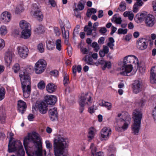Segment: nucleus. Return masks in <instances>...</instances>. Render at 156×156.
I'll return each instance as SVG.
<instances>
[{
	"mask_svg": "<svg viewBox=\"0 0 156 156\" xmlns=\"http://www.w3.org/2000/svg\"><path fill=\"white\" fill-rule=\"evenodd\" d=\"M32 136L28 135L23 140V144L28 156H42V147L40 142L34 141Z\"/></svg>",
	"mask_w": 156,
	"mask_h": 156,
	"instance_id": "obj_1",
	"label": "nucleus"
},
{
	"mask_svg": "<svg viewBox=\"0 0 156 156\" xmlns=\"http://www.w3.org/2000/svg\"><path fill=\"white\" fill-rule=\"evenodd\" d=\"M67 139L60 135L54 138L53 147L55 156H66L65 150L67 146Z\"/></svg>",
	"mask_w": 156,
	"mask_h": 156,
	"instance_id": "obj_2",
	"label": "nucleus"
},
{
	"mask_svg": "<svg viewBox=\"0 0 156 156\" xmlns=\"http://www.w3.org/2000/svg\"><path fill=\"white\" fill-rule=\"evenodd\" d=\"M133 62L139 66V61L136 56L133 55H129L124 57L123 62L122 63V67L120 68V73L122 75L130 76L128 75L133 69L132 65L128 63Z\"/></svg>",
	"mask_w": 156,
	"mask_h": 156,
	"instance_id": "obj_3",
	"label": "nucleus"
},
{
	"mask_svg": "<svg viewBox=\"0 0 156 156\" xmlns=\"http://www.w3.org/2000/svg\"><path fill=\"white\" fill-rule=\"evenodd\" d=\"M19 77L22 84L24 97L28 98L30 95L31 90V78L29 74L26 70L21 71L19 73Z\"/></svg>",
	"mask_w": 156,
	"mask_h": 156,
	"instance_id": "obj_4",
	"label": "nucleus"
},
{
	"mask_svg": "<svg viewBox=\"0 0 156 156\" xmlns=\"http://www.w3.org/2000/svg\"><path fill=\"white\" fill-rule=\"evenodd\" d=\"M130 116L127 112H123L118 115L117 118V124L115 129L119 132H122L126 130L130 123Z\"/></svg>",
	"mask_w": 156,
	"mask_h": 156,
	"instance_id": "obj_5",
	"label": "nucleus"
},
{
	"mask_svg": "<svg viewBox=\"0 0 156 156\" xmlns=\"http://www.w3.org/2000/svg\"><path fill=\"white\" fill-rule=\"evenodd\" d=\"M142 118V114L139 109H135L133 113V118L134 121L132 126V133L137 135L140 129L141 120Z\"/></svg>",
	"mask_w": 156,
	"mask_h": 156,
	"instance_id": "obj_6",
	"label": "nucleus"
},
{
	"mask_svg": "<svg viewBox=\"0 0 156 156\" xmlns=\"http://www.w3.org/2000/svg\"><path fill=\"white\" fill-rule=\"evenodd\" d=\"M138 19L140 21H144L146 26L149 27H153L155 23L154 16L148 14L146 12L141 13L138 17Z\"/></svg>",
	"mask_w": 156,
	"mask_h": 156,
	"instance_id": "obj_7",
	"label": "nucleus"
},
{
	"mask_svg": "<svg viewBox=\"0 0 156 156\" xmlns=\"http://www.w3.org/2000/svg\"><path fill=\"white\" fill-rule=\"evenodd\" d=\"M17 143L20 144V146H16L15 143L11 145L9 142L8 145V151L9 153H12L16 151L18 156H25V151L23 149L22 144L20 141H18Z\"/></svg>",
	"mask_w": 156,
	"mask_h": 156,
	"instance_id": "obj_8",
	"label": "nucleus"
},
{
	"mask_svg": "<svg viewBox=\"0 0 156 156\" xmlns=\"http://www.w3.org/2000/svg\"><path fill=\"white\" fill-rule=\"evenodd\" d=\"M47 66V63L44 59L39 60L35 64L34 70L36 73L40 74L45 70Z\"/></svg>",
	"mask_w": 156,
	"mask_h": 156,
	"instance_id": "obj_9",
	"label": "nucleus"
},
{
	"mask_svg": "<svg viewBox=\"0 0 156 156\" xmlns=\"http://www.w3.org/2000/svg\"><path fill=\"white\" fill-rule=\"evenodd\" d=\"M18 53L20 56L22 58H25L28 56L29 50L25 46H19L17 48Z\"/></svg>",
	"mask_w": 156,
	"mask_h": 156,
	"instance_id": "obj_10",
	"label": "nucleus"
},
{
	"mask_svg": "<svg viewBox=\"0 0 156 156\" xmlns=\"http://www.w3.org/2000/svg\"><path fill=\"white\" fill-rule=\"evenodd\" d=\"M36 107L40 113L42 114L46 113L48 110V105L44 101H39L36 104Z\"/></svg>",
	"mask_w": 156,
	"mask_h": 156,
	"instance_id": "obj_11",
	"label": "nucleus"
},
{
	"mask_svg": "<svg viewBox=\"0 0 156 156\" xmlns=\"http://www.w3.org/2000/svg\"><path fill=\"white\" fill-rule=\"evenodd\" d=\"M148 43L144 38H140L138 39L136 43V46L138 49L144 50L147 47Z\"/></svg>",
	"mask_w": 156,
	"mask_h": 156,
	"instance_id": "obj_12",
	"label": "nucleus"
},
{
	"mask_svg": "<svg viewBox=\"0 0 156 156\" xmlns=\"http://www.w3.org/2000/svg\"><path fill=\"white\" fill-rule=\"evenodd\" d=\"M44 99V101L48 105H54L57 100L56 97L53 95H47L45 96Z\"/></svg>",
	"mask_w": 156,
	"mask_h": 156,
	"instance_id": "obj_13",
	"label": "nucleus"
},
{
	"mask_svg": "<svg viewBox=\"0 0 156 156\" xmlns=\"http://www.w3.org/2000/svg\"><path fill=\"white\" fill-rule=\"evenodd\" d=\"M48 114L51 121H54L58 119V113L56 107H51V108L49 110Z\"/></svg>",
	"mask_w": 156,
	"mask_h": 156,
	"instance_id": "obj_14",
	"label": "nucleus"
},
{
	"mask_svg": "<svg viewBox=\"0 0 156 156\" xmlns=\"http://www.w3.org/2000/svg\"><path fill=\"white\" fill-rule=\"evenodd\" d=\"M133 92L137 94L144 89V87L141 82L136 81L133 85Z\"/></svg>",
	"mask_w": 156,
	"mask_h": 156,
	"instance_id": "obj_15",
	"label": "nucleus"
},
{
	"mask_svg": "<svg viewBox=\"0 0 156 156\" xmlns=\"http://www.w3.org/2000/svg\"><path fill=\"white\" fill-rule=\"evenodd\" d=\"M11 14L7 11L2 13L0 16V20L3 23H6L9 22L11 19Z\"/></svg>",
	"mask_w": 156,
	"mask_h": 156,
	"instance_id": "obj_16",
	"label": "nucleus"
},
{
	"mask_svg": "<svg viewBox=\"0 0 156 156\" xmlns=\"http://www.w3.org/2000/svg\"><path fill=\"white\" fill-rule=\"evenodd\" d=\"M26 103L22 100L19 101L18 103V110L19 112L23 114L26 111Z\"/></svg>",
	"mask_w": 156,
	"mask_h": 156,
	"instance_id": "obj_17",
	"label": "nucleus"
},
{
	"mask_svg": "<svg viewBox=\"0 0 156 156\" xmlns=\"http://www.w3.org/2000/svg\"><path fill=\"white\" fill-rule=\"evenodd\" d=\"M88 93H87L86 94L85 96H82L80 98V100L79 101V105H80V113H82L84 110V106H85V102L87 99L86 96L87 95Z\"/></svg>",
	"mask_w": 156,
	"mask_h": 156,
	"instance_id": "obj_18",
	"label": "nucleus"
},
{
	"mask_svg": "<svg viewBox=\"0 0 156 156\" xmlns=\"http://www.w3.org/2000/svg\"><path fill=\"white\" fill-rule=\"evenodd\" d=\"M14 53L12 51H8L6 52L5 60V62L8 64L11 63L12 58L14 56Z\"/></svg>",
	"mask_w": 156,
	"mask_h": 156,
	"instance_id": "obj_19",
	"label": "nucleus"
},
{
	"mask_svg": "<svg viewBox=\"0 0 156 156\" xmlns=\"http://www.w3.org/2000/svg\"><path fill=\"white\" fill-rule=\"evenodd\" d=\"M150 80L152 83H156V66H153L151 69Z\"/></svg>",
	"mask_w": 156,
	"mask_h": 156,
	"instance_id": "obj_20",
	"label": "nucleus"
},
{
	"mask_svg": "<svg viewBox=\"0 0 156 156\" xmlns=\"http://www.w3.org/2000/svg\"><path fill=\"white\" fill-rule=\"evenodd\" d=\"M6 119V113L2 107H0V123H5Z\"/></svg>",
	"mask_w": 156,
	"mask_h": 156,
	"instance_id": "obj_21",
	"label": "nucleus"
},
{
	"mask_svg": "<svg viewBox=\"0 0 156 156\" xmlns=\"http://www.w3.org/2000/svg\"><path fill=\"white\" fill-rule=\"evenodd\" d=\"M31 33V28L23 30L21 32V37L27 39L30 36Z\"/></svg>",
	"mask_w": 156,
	"mask_h": 156,
	"instance_id": "obj_22",
	"label": "nucleus"
},
{
	"mask_svg": "<svg viewBox=\"0 0 156 156\" xmlns=\"http://www.w3.org/2000/svg\"><path fill=\"white\" fill-rule=\"evenodd\" d=\"M19 25L20 27L22 30L31 28L30 23L24 20H22L20 21Z\"/></svg>",
	"mask_w": 156,
	"mask_h": 156,
	"instance_id": "obj_23",
	"label": "nucleus"
},
{
	"mask_svg": "<svg viewBox=\"0 0 156 156\" xmlns=\"http://www.w3.org/2000/svg\"><path fill=\"white\" fill-rule=\"evenodd\" d=\"M100 139L101 140H106L107 138V127L103 128L100 132Z\"/></svg>",
	"mask_w": 156,
	"mask_h": 156,
	"instance_id": "obj_24",
	"label": "nucleus"
},
{
	"mask_svg": "<svg viewBox=\"0 0 156 156\" xmlns=\"http://www.w3.org/2000/svg\"><path fill=\"white\" fill-rule=\"evenodd\" d=\"M57 88L56 86L52 83H48L46 86V89L48 92L51 93L55 91Z\"/></svg>",
	"mask_w": 156,
	"mask_h": 156,
	"instance_id": "obj_25",
	"label": "nucleus"
},
{
	"mask_svg": "<svg viewBox=\"0 0 156 156\" xmlns=\"http://www.w3.org/2000/svg\"><path fill=\"white\" fill-rule=\"evenodd\" d=\"M34 16L39 21H42L43 18V16L42 12L40 10H37L34 12Z\"/></svg>",
	"mask_w": 156,
	"mask_h": 156,
	"instance_id": "obj_26",
	"label": "nucleus"
},
{
	"mask_svg": "<svg viewBox=\"0 0 156 156\" xmlns=\"http://www.w3.org/2000/svg\"><path fill=\"white\" fill-rule=\"evenodd\" d=\"M94 128L92 127H90L89 129L88 134L87 135L88 140L89 142H90L94 137Z\"/></svg>",
	"mask_w": 156,
	"mask_h": 156,
	"instance_id": "obj_27",
	"label": "nucleus"
},
{
	"mask_svg": "<svg viewBox=\"0 0 156 156\" xmlns=\"http://www.w3.org/2000/svg\"><path fill=\"white\" fill-rule=\"evenodd\" d=\"M82 60L86 62V63L88 65H92L93 64V61L92 58L86 55L83 58Z\"/></svg>",
	"mask_w": 156,
	"mask_h": 156,
	"instance_id": "obj_28",
	"label": "nucleus"
},
{
	"mask_svg": "<svg viewBox=\"0 0 156 156\" xmlns=\"http://www.w3.org/2000/svg\"><path fill=\"white\" fill-rule=\"evenodd\" d=\"M34 31L36 33L40 34L44 33L45 30L44 27L41 25H39L37 27L35 28Z\"/></svg>",
	"mask_w": 156,
	"mask_h": 156,
	"instance_id": "obj_29",
	"label": "nucleus"
},
{
	"mask_svg": "<svg viewBox=\"0 0 156 156\" xmlns=\"http://www.w3.org/2000/svg\"><path fill=\"white\" fill-rule=\"evenodd\" d=\"M85 3L83 0H80L78 3L77 5L78 8H76L74 9L75 11H77L78 9L80 10H83L84 8Z\"/></svg>",
	"mask_w": 156,
	"mask_h": 156,
	"instance_id": "obj_30",
	"label": "nucleus"
},
{
	"mask_svg": "<svg viewBox=\"0 0 156 156\" xmlns=\"http://www.w3.org/2000/svg\"><path fill=\"white\" fill-rule=\"evenodd\" d=\"M7 30L6 27L4 25L0 27V34L1 36H4L6 34Z\"/></svg>",
	"mask_w": 156,
	"mask_h": 156,
	"instance_id": "obj_31",
	"label": "nucleus"
},
{
	"mask_svg": "<svg viewBox=\"0 0 156 156\" xmlns=\"http://www.w3.org/2000/svg\"><path fill=\"white\" fill-rule=\"evenodd\" d=\"M114 42L115 40L113 37H110L109 38L108 42V47H109L112 50H113L114 49L113 47L114 45Z\"/></svg>",
	"mask_w": 156,
	"mask_h": 156,
	"instance_id": "obj_32",
	"label": "nucleus"
},
{
	"mask_svg": "<svg viewBox=\"0 0 156 156\" xmlns=\"http://www.w3.org/2000/svg\"><path fill=\"white\" fill-rule=\"evenodd\" d=\"M112 21H114L116 23L118 24H121L122 22L121 18L120 17H117L116 14H115L114 15L112 18Z\"/></svg>",
	"mask_w": 156,
	"mask_h": 156,
	"instance_id": "obj_33",
	"label": "nucleus"
},
{
	"mask_svg": "<svg viewBox=\"0 0 156 156\" xmlns=\"http://www.w3.org/2000/svg\"><path fill=\"white\" fill-rule=\"evenodd\" d=\"M107 53V46H105L104 47V48L103 50H101L99 52V55L100 57H104L105 54Z\"/></svg>",
	"mask_w": 156,
	"mask_h": 156,
	"instance_id": "obj_34",
	"label": "nucleus"
},
{
	"mask_svg": "<svg viewBox=\"0 0 156 156\" xmlns=\"http://www.w3.org/2000/svg\"><path fill=\"white\" fill-rule=\"evenodd\" d=\"M5 90L3 87H0V101L3 99L5 97Z\"/></svg>",
	"mask_w": 156,
	"mask_h": 156,
	"instance_id": "obj_35",
	"label": "nucleus"
},
{
	"mask_svg": "<svg viewBox=\"0 0 156 156\" xmlns=\"http://www.w3.org/2000/svg\"><path fill=\"white\" fill-rule=\"evenodd\" d=\"M61 28L63 38L69 37V30H66L65 28L64 27H61Z\"/></svg>",
	"mask_w": 156,
	"mask_h": 156,
	"instance_id": "obj_36",
	"label": "nucleus"
},
{
	"mask_svg": "<svg viewBox=\"0 0 156 156\" xmlns=\"http://www.w3.org/2000/svg\"><path fill=\"white\" fill-rule=\"evenodd\" d=\"M9 135L10 136V140H9V144H8V145H9V142H10V144L12 145V144H13V143H15V144H15L16 145V146H20V144L17 143V142L18 141H20V140H17L16 141H14L13 142H12V139L13 138H12V136H13V134L12 133H9Z\"/></svg>",
	"mask_w": 156,
	"mask_h": 156,
	"instance_id": "obj_37",
	"label": "nucleus"
},
{
	"mask_svg": "<svg viewBox=\"0 0 156 156\" xmlns=\"http://www.w3.org/2000/svg\"><path fill=\"white\" fill-rule=\"evenodd\" d=\"M61 41V39H58L56 40L55 44L56 48L59 51H60L62 49Z\"/></svg>",
	"mask_w": 156,
	"mask_h": 156,
	"instance_id": "obj_38",
	"label": "nucleus"
},
{
	"mask_svg": "<svg viewBox=\"0 0 156 156\" xmlns=\"http://www.w3.org/2000/svg\"><path fill=\"white\" fill-rule=\"evenodd\" d=\"M90 148L91 150V153L92 155L93 156H94L96 154V152L97 151V148L95 146L94 143H92L91 144L90 147Z\"/></svg>",
	"mask_w": 156,
	"mask_h": 156,
	"instance_id": "obj_39",
	"label": "nucleus"
},
{
	"mask_svg": "<svg viewBox=\"0 0 156 156\" xmlns=\"http://www.w3.org/2000/svg\"><path fill=\"white\" fill-rule=\"evenodd\" d=\"M51 41H48L46 42V46L47 49L49 50H52L55 48V46L51 44Z\"/></svg>",
	"mask_w": 156,
	"mask_h": 156,
	"instance_id": "obj_40",
	"label": "nucleus"
},
{
	"mask_svg": "<svg viewBox=\"0 0 156 156\" xmlns=\"http://www.w3.org/2000/svg\"><path fill=\"white\" fill-rule=\"evenodd\" d=\"M45 87V83L43 80L40 81L37 84V87L41 90L44 89Z\"/></svg>",
	"mask_w": 156,
	"mask_h": 156,
	"instance_id": "obj_41",
	"label": "nucleus"
},
{
	"mask_svg": "<svg viewBox=\"0 0 156 156\" xmlns=\"http://www.w3.org/2000/svg\"><path fill=\"white\" fill-rule=\"evenodd\" d=\"M126 3L125 2H122L120 3L119 9L121 11H123L126 8Z\"/></svg>",
	"mask_w": 156,
	"mask_h": 156,
	"instance_id": "obj_42",
	"label": "nucleus"
},
{
	"mask_svg": "<svg viewBox=\"0 0 156 156\" xmlns=\"http://www.w3.org/2000/svg\"><path fill=\"white\" fill-rule=\"evenodd\" d=\"M84 30V31L87 32V35H90L91 34L92 30L90 28H89L88 26L86 25L85 26Z\"/></svg>",
	"mask_w": 156,
	"mask_h": 156,
	"instance_id": "obj_43",
	"label": "nucleus"
},
{
	"mask_svg": "<svg viewBox=\"0 0 156 156\" xmlns=\"http://www.w3.org/2000/svg\"><path fill=\"white\" fill-rule=\"evenodd\" d=\"M37 49L40 53H42L44 52V48L43 44L41 43L39 44L37 46Z\"/></svg>",
	"mask_w": 156,
	"mask_h": 156,
	"instance_id": "obj_44",
	"label": "nucleus"
},
{
	"mask_svg": "<svg viewBox=\"0 0 156 156\" xmlns=\"http://www.w3.org/2000/svg\"><path fill=\"white\" fill-rule=\"evenodd\" d=\"M69 83V78L68 75L67 74H66L64 76V80H63V83L65 86H66Z\"/></svg>",
	"mask_w": 156,
	"mask_h": 156,
	"instance_id": "obj_45",
	"label": "nucleus"
},
{
	"mask_svg": "<svg viewBox=\"0 0 156 156\" xmlns=\"http://www.w3.org/2000/svg\"><path fill=\"white\" fill-rule=\"evenodd\" d=\"M20 69V65L18 63L15 64L12 67V69L15 73H17Z\"/></svg>",
	"mask_w": 156,
	"mask_h": 156,
	"instance_id": "obj_46",
	"label": "nucleus"
},
{
	"mask_svg": "<svg viewBox=\"0 0 156 156\" xmlns=\"http://www.w3.org/2000/svg\"><path fill=\"white\" fill-rule=\"evenodd\" d=\"M23 10V8L21 5L18 6L16 7L15 12L16 14H19L21 13Z\"/></svg>",
	"mask_w": 156,
	"mask_h": 156,
	"instance_id": "obj_47",
	"label": "nucleus"
},
{
	"mask_svg": "<svg viewBox=\"0 0 156 156\" xmlns=\"http://www.w3.org/2000/svg\"><path fill=\"white\" fill-rule=\"evenodd\" d=\"M128 30L127 29H123L122 28H119L118 30V34H126L127 33Z\"/></svg>",
	"mask_w": 156,
	"mask_h": 156,
	"instance_id": "obj_48",
	"label": "nucleus"
},
{
	"mask_svg": "<svg viewBox=\"0 0 156 156\" xmlns=\"http://www.w3.org/2000/svg\"><path fill=\"white\" fill-rule=\"evenodd\" d=\"M54 30L56 36H59L60 35L61 32L58 27H54Z\"/></svg>",
	"mask_w": 156,
	"mask_h": 156,
	"instance_id": "obj_49",
	"label": "nucleus"
},
{
	"mask_svg": "<svg viewBox=\"0 0 156 156\" xmlns=\"http://www.w3.org/2000/svg\"><path fill=\"white\" fill-rule=\"evenodd\" d=\"M58 71L56 70H54L51 71L50 72V74L52 76L55 77H57L58 75Z\"/></svg>",
	"mask_w": 156,
	"mask_h": 156,
	"instance_id": "obj_50",
	"label": "nucleus"
},
{
	"mask_svg": "<svg viewBox=\"0 0 156 156\" xmlns=\"http://www.w3.org/2000/svg\"><path fill=\"white\" fill-rule=\"evenodd\" d=\"M46 144V147L48 149L49 151L52 149V146L51 144L50 143L49 141L46 140L45 141Z\"/></svg>",
	"mask_w": 156,
	"mask_h": 156,
	"instance_id": "obj_51",
	"label": "nucleus"
},
{
	"mask_svg": "<svg viewBox=\"0 0 156 156\" xmlns=\"http://www.w3.org/2000/svg\"><path fill=\"white\" fill-rule=\"evenodd\" d=\"M99 63L101 64H103L105 63L103 67L102 68V69L103 70H105V69L107 67V62L101 60L99 62Z\"/></svg>",
	"mask_w": 156,
	"mask_h": 156,
	"instance_id": "obj_52",
	"label": "nucleus"
},
{
	"mask_svg": "<svg viewBox=\"0 0 156 156\" xmlns=\"http://www.w3.org/2000/svg\"><path fill=\"white\" fill-rule=\"evenodd\" d=\"M140 6V5L136 3H135L133 6V12L136 13L138 11V9L139 7Z\"/></svg>",
	"mask_w": 156,
	"mask_h": 156,
	"instance_id": "obj_53",
	"label": "nucleus"
},
{
	"mask_svg": "<svg viewBox=\"0 0 156 156\" xmlns=\"http://www.w3.org/2000/svg\"><path fill=\"white\" fill-rule=\"evenodd\" d=\"M145 102V100L141 99L137 102L138 105L139 106L141 107L144 105Z\"/></svg>",
	"mask_w": 156,
	"mask_h": 156,
	"instance_id": "obj_54",
	"label": "nucleus"
},
{
	"mask_svg": "<svg viewBox=\"0 0 156 156\" xmlns=\"http://www.w3.org/2000/svg\"><path fill=\"white\" fill-rule=\"evenodd\" d=\"M136 65L137 67H139V70L141 73H143L145 72V69L144 66H140L139 64L138 66L137 65Z\"/></svg>",
	"mask_w": 156,
	"mask_h": 156,
	"instance_id": "obj_55",
	"label": "nucleus"
},
{
	"mask_svg": "<svg viewBox=\"0 0 156 156\" xmlns=\"http://www.w3.org/2000/svg\"><path fill=\"white\" fill-rule=\"evenodd\" d=\"M5 46V43L3 39H0V51L3 49Z\"/></svg>",
	"mask_w": 156,
	"mask_h": 156,
	"instance_id": "obj_56",
	"label": "nucleus"
},
{
	"mask_svg": "<svg viewBox=\"0 0 156 156\" xmlns=\"http://www.w3.org/2000/svg\"><path fill=\"white\" fill-rule=\"evenodd\" d=\"M81 51L83 54H87L88 53L89 51L86 48H80Z\"/></svg>",
	"mask_w": 156,
	"mask_h": 156,
	"instance_id": "obj_57",
	"label": "nucleus"
},
{
	"mask_svg": "<svg viewBox=\"0 0 156 156\" xmlns=\"http://www.w3.org/2000/svg\"><path fill=\"white\" fill-rule=\"evenodd\" d=\"M107 31L105 27H101L99 30V33L101 34H104Z\"/></svg>",
	"mask_w": 156,
	"mask_h": 156,
	"instance_id": "obj_58",
	"label": "nucleus"
},
{
	"mask_svg": "<svg viewBox=\"0 0 156 156\" xmlns=\"http://www.w3.org/2000/svg\"><path fill=\"white\" fill-rule=\"evenodd\" d=\"M152 6L154 11L155 13H156V0L152 2Z\"/></svg>",
	"mask_w": 156,
	"mask_h": 156,
	"instance_id": "obj_59",
	"label": "nucleus"
},
{
	"mask_svg": "<svg viewBox=\"0 0 156 156\" xmlns=\"http://www.w3.org/2000/svg\"><path fill=\"white\" fill-rule=\"evenodd\" d=\"M152 116L155 122L156 123V107H155L154 109L153 112Z\"/></svg>",
	"mask_w": 156,
	"mask_h": 156,
	"instance_id": "obj_60",
	"label": "nucleus"
},
{
	"mask_svg": "<svg viewBox=\"0 0 156 156\" xmlns=\"http://www.w3.org/2000/svg\"><path fill=\"white\" fill-rule=\"evenodd\" d=\"M51 6L53 7H55L56 5L55 2L54 0H48Z\"/></svg>",
	"mask_w": 156,
	"mask_h": 156,
	"instance_id": "obj_61",
	"label": "nucleus"
},
{
	"mask_svg": "<svg viewBox=\"0 0 156 156\" xmlns=\"http://www.w3.org/2000/svg\"><path fill=\"white\" fill-rule=\"evenodd\" d=\"M13 32L15 36H17L19 35L20 31L19 29L16 28L14 29Z\"/></svg>",
	"mask_w": 156,
	"mask_h": 156,
	"instance_id": "obj_62",
	"label": "nucleus"
},
{
	"mask_svg": "<svg viewBox=\"0 0 156 156\" xmlns=\"http://www.w3.org/2000/svg\"><path fill=\"white\" fill-rule=\"evenodd\" d=\"M105 41V38L104 37H101L99 38L98 42L100 44H102L104 43Z\"/></svg>",
	"mask_w": 156,
	"mask_h": 156,
	"instance_id": "obj_63",
	"label": "nucleus"
},
{
	"mask_svg": "<svg viewBox=\"0 0 156 156\" xmlns=\"http://www.w3.org/2000/svg\"><path fill=\"white\" fill-rule=\"evenodd\" d=\"M79 27L80 26L79 25H77L76 26V27L74 29L73 34H78L79 32L78 29L79 28Z\"/></svg>",
	"mask_w": 156,
	"mask_h": 156,
	"instance_id": "obj_64",
	"label": "nucleus"
}]
</instances>
